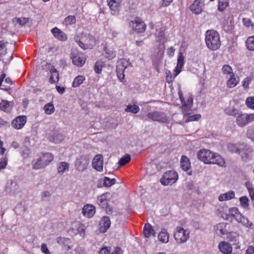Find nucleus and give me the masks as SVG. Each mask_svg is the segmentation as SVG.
Instances as JSON below:
<instances>
[{
	"mask_svg": "<svg viewBox=\"0 0 254 254\" xmlns=\"http://www.w3.org/2000/svg\"><path fill=\"white\" fill-rule=\"evenodd\" d=\"M198 159L205 164H215L220 167L225 166V162L223 158L209 150L201 149L197 153Z\"/></svg>",
	"mask_w": 254,
	"mask_h": 254,
	"instance_id": "f257e3e1",
	"label": "nucleus"
},
{
	"mask_svg": "<svg viewBox=\"0 0 254 254\" xmlns=\"http://www.w3.org/2000/svg\"><path fill=\"white\" fill-rule=\"evenodd\" d=\"M12 46V43H8L4 39L1 40V61L5 65L9 64L13 59Z\"/></svg>",
	"mask_w": 254,
	"mask_h": 254,
	"instance_id": "f03ea898",
	"label": "nucleus"
},
{
	"mask_svg": "<svg viewBox=\"0 0 254 254\" xmlns=\"http://www.w3.org/2000/svg\"><path fill=\"white\" fill-rule=\"evenodd\" d=\"M205 42L207 47L211 50H216L220 46L219 35L214 30H207L205 35Z\"/></svg>",
	"mask_w": 254,
	"mask_h": 254,
	"instance_id": "7ed1b4c3",
	"label": "nucleus"
},
{
	"mask_svg": "<svg viewBox=\"0 0 254 254\" xmlns=\"http://www.w3.org/2000/svg\"><path fill=\"white\" fill-rule=\"evenodd\" d=\"M54 159L53 155L50 153H46L33 162V168L39 169L45 168Z\"/></svg>",
	"mask_w": 254,
	"mask_h": 254,
	"instance_id": "20e7f679",
	"label": "nucleus"
},
{
	"mask_svg": "<svg viewBox=\"0 0 254 254\" xmlns=\"http://www.w3.org/2000/svg\"><path fill=\"white\" fill-rule=\"evenodd\" d=\"M178 176L176 172L169 171L165 173L160 180V182L164 186L171 185L174 184L178 180Z\"/></svg>",
	"mask_w": 254,
	"mask_h": 254,
	"instance_id": "39448f33",
	"label": "nucleus"
},
{
	"mask_svg": "<svg viewBox=\"0 0 254 254\" xmlns=\"http://www.w3.org/2000/svg\"><path fill=\"white\" fill-rule=\"evenodd\" d=\"M147 118L153 121L165 124L169 123V120L166 114L161 112L153 111L147 114Z\"/></svg>",
	"mask_w": 254,
	"mask_h": 254,
	"instance_id": "423d86ee",
	"label": "nucleus"
},
{
	"mask_svg": "<svg viewBox=\"0 0 254 254\" xmlns=\"http://www.w3.org/2000/svg\"><path fill=\"white\" fill-rule=\"evenodd\" d=\"M190 232L183 228L177 227L174 233V238L176 242L179 244L186 242L189 238Z\"/></svg>",
	"mask_w": 254,
	"mask_h": 254,
	"instance_id": "0eeeda50",
	"label": "nucleus"
},
{
	"mask_svg": "<svg viewBox=\"0 0 254 254\" xmlns=\"http://www.w3.org/2000/svg\"><path fill=\"white\" fill-rule=\"evenodd\" d=\"M254 120V114H241L237 117L236 123L239 127H244Z\"/></svg>",
	"mask_w": 254,
	"mask_h": 254,
	"instance_id": "6e6552de",
	"label": "nucleus"
},
{
	"mask_svg": "<svg viewBox=\"0 0 254 254\" xmlns=\"http://www.w3.org/2000/svg\"><path fill=\"white\" fill-rule=\"evenodd\" d=\"M89 162L90 159L87 156H80L76 159L75 163L76 170L81 172L84 171L87 169Z\"/></svg>",
	"mask_w": 254,
	"mask_h": 254,
	"instance_id": "1a4fd4ad",
	"label": "nucleus"
},
{
	"mask_svg": "<svg viewBox=\"0 0 254 254\" xmlns=\"http://www.w3.org/2000/svg\"><path fill=\"white\" fill-rule=\"evenodd\" d=\"M19 181L14 178L13 180L8 181L5 186V190L10 194H15L19 191Z\"/></svg>",
	"mask_w": 254,
	"mask_h": 254,
	"instance_id": "9d476101",
	"label": "nucleus"
},
{
	"mask_svg": "<svg viewBox=\"0 0 254 254\" xmlns=\"http://www.w3.org/2000/svg\"><path fill=\"white\" fill-rule=\"evenodd\" d=\"M165 42V40L160 41V44L154 51V54L152 56V59L153 62L158 63L162 59L165 50V45L164 44Z\"/></svg>",
	"mask_w": 254,
	"mask_h": 254,
	"instance_id": "9b49d317",
	"label": "nucleus"
},
{
	"mask_svg": "<svg viewBox=\"0 0 254 254\" xmlns=\"http://www.w3.org/2000/svg\"><path fill=\"white\" fill-rule=\"evenodd\" d=\"M230 224L227 223L223 222L217 224L214 229L216 234L219 236L228 234L230 231Z\"/></svg>",
	"mask_w": 254,
	"mask_h": 254,
	"instance_id": "f8f14e48",
	"label": "nucleus"
},
{
	"mask_svg": "<svg viewBox=\"0 0 254 254\" xmlns=\"http://www.w3.org/2000/svg\"><path fill=\"white\" fill-rule=\"evenodd\" d=\"M92 166L97 171L102 172L103 170V156L101 154L95 155L93 159Z\"/></svg>",
	"mask_w": 254,
	"mask_h": 254,
	"instance_id": "ddd939ff",
	"label": "nucleus"
},
{
	"mask_svg": "<svg viewBox=\"0 0 254 254\" xmlns=\"http://www.w3.org/2000/svg\"><path fill=\"white\" fill-rule=\"evenodd\" d=\"M108 4L113 15H117L121 9L122 0H107Z\"/></svg>",
	"mask_w": 254,
	"mask_h": 254,
	"instance_id": "4468645a",
	"label": "nucleus"
},
{
	"mask_svg": "<svg viewBox=\"0 0 254 254\" xmlns=\"http://www.w3.org/2000/svg\"><path fill=\"white\" fill-rule=\"evenodd\" d=\"M131 26L134 31L138 33H141L144 31L145 29V24L139 19H136L134 21H132L130 23Z\"/></svg>",
	"mask_w": 254,
	"mask_h": 254,
	"instance_id": "2eb2a0df",
	"label": "nucleus"
},
{
	"mask_svg": "<svg viewBox=\"0 0 254 254\" xmlns=\"http://www.w3.org/2000/svg\"><path fill=\"white\" fill-rule=\"evenodd\" d=\"M111 223L109 217L103 216L99 222V231L102 233H105L110 227Z\"/></svg>",
	"mask_w": 254,
	"mask_h": 254,
	"instance_id": "dca6fc26",
	"label": "nucleus"
},
{
	"mask_svg": "<svg viewBox=\"0 0 254 254\" xmlns=\"http://www.w3.org/2000/svg\"><path fill=\"white\" fill-rule=\"evenodd\" d=\"M204 0H195L190 5V10L196 14L200 13L204 6Z\"/></svg>",
	"mask_w": 254,
	"mask_h": 254,
	"instance_id": "f3484780",
	"label": "nucleus"
},
{
	"mask_svg": "<svg viewBox=\"0 0 254 254\" xmlns=\"http://www.w3.org/2000/svg\"><path fill=\"white\" fill-rule=\"evenodd\" d=\"M28 20L27 18L25 17H20V18H15L13 19L12 23L15 25V28L10 27L9 28V32L8 34V36H11L13 33V31L18 27L20 26H23L25 24H26Z\"/></svg>",
	"mask_w": 254,
	"mask_h": 254,
	"instance_id": "a211bd4d",
	"label": "nucleus"
},
{
	"mask_svg": "<svg viewBox=\"0 0 254 254\" xmlns=\"http://www.w3.org/2000/svg\"><path fill=\"white\" fill-rule=\"evenodd\" d=\"M240 147L238 154L241 155L243 160L246 161L249 157V154L252 152V149L249 146L245 143L242 144Z\"/></svg>",
	"mask_w": 254,
	"mask_h": 254,
	"instance_id": "6ab92c4d",
	"label": "nucleus"
},
{
	"mask_svg": "<svg viewBox=\"0 0 254 254\" xmlns=\"http://www.w3.org/2000/svg\"><path fill=\"white\" fill-rule=\"evenodd\" d=\"M26 122V117L25 116H19L16 118L12 122V127L16 129L21 128Z\"/></svg>",
	"mask_w": 254,
	"mask_h": 254,
	"instance_id": "aec40b11",
	"label": "nucleus"
},
{
	"mask_svg": "<svg viewBox=\"0 0 254 254\" xmlns=\"http://www.w3.org/2000/svg\"><path fill=\"white\" fill-rule=\"evenodd\" d=\"M126 63H124V61H121L118 62L116 70L117 76L120 80H122L124 78L125 75L124 72L127 68V65H124Z\"/></svg>",
	"mask_w": 254,
	"mask_h": 254,
	"instance_id": "412c9836",
	"label": "nucleus"
},
{
	"mask_svg": "<svg viewBox=\"0 0 254 254\" xmlns=\"http://www.w3.org/2000/svg\"><path fill=\"white\" fill-rule=\"evenodd\" d=\"M82 212L85 216L91 217L95 213V207L91 204H86L83 207Z\"/></svg>",
	"mask_w": 254,
	"mask_h": 254,
	"instance_id": "4be33fe9",
	"label": "nucleus"
},
{
	"mask_svg": "<svg viewBox=\"0 0 254 254\" xmlns=\"http://www.w3.org/2000/svg\"><path fill=\"white\" fill-rule=\"evenodd\" d=\"M51 32L54 36L59 40L64 41L67 39L66 34L57 27L52 29Z\"/></svg>",
	"mask_w": 254,
	"mask_h": 254,
	"instance_id": "5701e85b",
	"label": "nucleus"
},
{
	"mask_svg": "<svg viewBox=\"0 0 254 254\" xmlns=\"http://www.w3.org/2000/svg\"><path fill=\"white\" fill-rule=\"evenodd\" d=\"M5 77V74L4 73L1 74V86L2 87H1V90L9 91L11 90V88L9 86L7 87L6 85L4 84V83H5V84L10 85L12 84V81L9 77L5 78V79L4 80Z\"/></svg>",
	"mask_w": 254,
	"mask_h": 254,
	"instance_id": "b1692460",
	"label": "nucleus"
},
{
	"mask_svg": "<svg viewBox=\"0 0 254 254\" xmlns=\"http://www.w3.org/2000/svg\"><path fill=\"white\" fill-rule=\"evenodd\" d=\"M220 251L224 254H229L232 252V247L231 245L225 242H221L218 246Z\"/></svg>",
	"mask_w": 254,
	"mask_h": 254,
	"instance_id": "393cba45",
	"label": "nucleus"
},
{
	"mask_svg": "<svg viewBox=\"0 0 254 254\" xmlns=\"http://www.w3.org/2000/svg\"><path fill=\"white\" fill-rule=\"evenodd\" d=\"M234 218L238 222L241 223L243 225L247 227H250L252 225V223H249L248 218L243 216L241 213L236 215Z\"/></svg>",
	"mask_w": 254,
	"mask_h": 254,
	"instance_id": "a878e982",
	"label": "nucleus"
},
{
	"mask_svg": "<svg viewBox=\"0 0 254 254\" xmlns=\"http://www.w3.org/2000/svg\"><path fill=\"white\" fill-rule=\"evenodd\" d=\"M181 166L182 169L185 171H187L190 169V160L185 155H183L181 157Z\"/></svg>",
	"mask_w": 254,
	"mask_h": 254,
	"instance_id": "bb28decb",
	"label": "nucleus"
},
{
	"mask_svg": "<svg viewBox=\"0 0 254 254\" xmlns=\"http://www.w3.org/2000/svg\"><path fill=\"white\" fill-rule=\"evenodd\" d=\"M12 107L13 103L5 100H2L1 101V110L6 113H9Z\"/></svg>",
	"mask_w": 254,
	"mask_h": 254,
	"instance_id": "cd10ccee",
	"label": "nucleus"
},
{
	"mask_svg": "<svg viewBox=\"0 0 254 254\" xmlns=\"http://www.w3.org/2000/svg\"><path fill=\"white\" fill-rule=\"evenodd\" d=\"M235 197V192L232 190L221 194L219 196L218 199L220 201L230 200Z\"/></svg>",
	"mask_w": 254,
	"mask_h": 254,
	"instance_id": "c85d7f7f",
	"label": "nucleus"
},
{
	"mask_svg": "<svg viewBox=\"0 0 254 254\" xmlns=\"http://www.w3.org/2000/svg\"><path fill=\"white\" fill-rule=\"evenodd\" d=\"M184 56L182 53H179V55L178 58V63L175 69L176 72V75L179 74L181 71V68L184 65Z\"/></svg>",
	"mask_w": 254,
	"mask_h": 254,
	"instance_id": "c756f323",
	"label": "nucleus"
},
{
	"mask_svg": "<svg viewBox=\"0 0 254 254\" xmlns=\"http://www.w3.org/2000/svg\"><path fill=\"white\" fill-rule=\"evenodd\" d=\"M82 39V40L86 43V45H87L88 48L90 46H93L95 44V39L92 35L89 34L86 35Z\"/></svg>",
	"mask_w": 254,
	"mask_h": 254,
	"instance_id": "7c9ffc66",
	"label": "nucleus"
},
{
	"mask_svg": "<svg viewBox=\"0 0 254 254\" xmlns=\"http://www.w3.org/2000/svg\"><path fill=\"white\" fill-rule=\"evenodd\" d=\"M143 234L145 237L149 238L152 234L155 236V232L149 224H146L144 227Z\"/></svg>",
	"mask_w": 254,
	"mask_h": 254,
	"instance_id": "2f4dec72",
	"label": "nucleus"
},
{
	"mask_svg": "<svg viewBox=\"0 0 254 254\" xmlns=\"http://www.w3.org/2000/svg\"><path fill=\"white\" fill-rule=\"evenodd\" d=\"M242 143H229L227 145L228 150L231 153H236L238 154L239 150H240V146H241Z\"/></svg>",
	"mask_w": 254,
	"mask_h": 254,
	"instance_id": "473e14b6",
	"label": "nucleus"
},
{
	"mask_svg": "<svg viewBox=\"0 0 254 254\" xmlns=\"http://www.w3.org/2000/svg\"><path fill=\"white\" fill-rule=\"evenodd\" d=\"M158 238L162 243H167L169 241V234L166 230L163 229L159 233Z\"/></svg>",
	"mask_w": 254,
	"mask_h": 254,
	"instance_id": "72a5a7b5",
	"label": "nucleus"
},
{
	"mask_svg": "<svg viewBox=\"0 0 254 254\" xmlns=\"http://www.w3.org/2000/svg\"><path fill=\"white\" fill-rule=\"evenodd\" d=\"M51 73V77L49 79L50 83H55L59 80V73L58 71L53 66L50 70Z\"/></svg>",
	"mask_w": 254,
	"mask_h": 254,
	"instance_id": "f704fd0d",
	"label": "nucleus"
},
{
	"mask_svg": "<svg viewBox=\"0 0 254 254\" xmlns=\"http://www.w3.org/2000/svg\"><path fill=\"white\" fill-rule=\"evenodd\" d=\"M106 194H103L98 197L97 202L98 204L103 208H106L108 205L107 200L106 198Z\"/></svg>",
	"mask_w": 254,
	"mask_h": 254,
	"instance_id": "c9c22d12",
	"label": "nucleus"
},
{
	"mask_svg": "<svg viewBox=\"0 0 254 254\" xmlns=\"http://www.w3.org/2000/svg\"><path fill=\"white\" fill-rule=\"evenodd\" d=\"M105 57L109 60L113 59L116 57V53L112 48H109L107 47H105Z\"/></svg>",
	"mask_w": 254,
	"mask_h": 254,
	"instance_id": "e433bc0d",
	"label": "nucleus"
},
{
	"mask_svg": "<svg viewBox=\"0 0 254 254\" xmlns=\"http://www.w3.org/2000/svg\"><path fill=\"white\" fill-rule=\"evenodd\" d=\"M71 58L72 59L73 64L78 66H82L85 63V61L83 59L78 55L74 56H72Z\"/></svg>",
	"mask_w": 254,
	"mask_h": 254,
	"instance_id": "4c0bfd02",
	"label": "nucleus"
},
{
	"mask_svg": "<svg viewBox=\"0 0 254 254\" xmlns=\"http://www.w3.org/2000/svg\"><path fill=\"white\" fill-rule=\"evenodd\" d=\"M69 169V165L67 163L62 162L59 163L58 170V172L61 174H63L65 171H68Z\"/></svg>",
	"mask_w": 254,
	"mask_h": 254,
	"instance_id": "58836bf2",
	"label": "nucleus"
},
{
	"mask_svg": "<svg viewBox=\"0 0 254 254\" xmlns=\"http://www.w3.org/2000/svg\"><path fill=\"white\" fill-rule=\"evenodd\" d=\"M139 110V107L136 105H128L125 109L126 112L133 114L137 113Z\"/></svg>",
	"mask_w": 254,
	"mask_h": 254,
	"instance_id": "ea45409f",
	"label": "nucleus"
},
{
	"mask_svg": "<svg viewBox=\"0 0 254 254\" xmlns=\"http://www.w3.org/2000/svg\"><path fill=\"white\" fill-rule=\"evenodd\" d=\"M224 112L226 114L229 116H236L237 115L239 114L238 110L234 108L233 107H228L226 108Z\"/></svg>",
	"mask_w": 254,
	"mask_h": 254,
	"instance_id": "a19ab883",
	"label": "nucleus"
},
{
	"mask_svg": "<svg viewBox=\"0 0 254 254\" xmlns=\"http://www.w3.org/2000/svg\"><path fill=\"white\" fill-rule=\"evenodd\" d=\"M230 78L227 82V86L229 88H233L238 83V80L234 77V74L230 75Z\"/></svg>",
	"mask_w": 254,
	"mask_h": 254,
	"instance_id": "79ce46f5",
	"label": "nucleus"
},
{
	"mask_svg": "<svg viewBox=\"0 0 254 254\" xmlns=\"http://www.w3.org/2000/svg\"><path fill=\"white\" fill-rule=\"evenodd\" d=\"M229 5V0H218V10L223 11Z\"/></svg>",
	"mask_w": 254,
	"mask_h": 254,
	"instance_id": "37998d69",
	"label": "nucleus"
},
{
	"mask_svg": "<svg viewBox=\"0 0 254 254\" xmlns=\"http://www.w3.org/2000/svg\"><path fill=\"white\" fill-rule=\"evenodd\" d=\"M130 156L129 154H126L119 161V167L124 166L127 163H128L130 161Z\"/></svg>",
	"mask_w": 254,
	"mask_h": 254,
	"instance_id": "c03bdc74",
	"label": "nucleus"
},
{
	"mask_svg": "<svg viewBox=\"0 0 254 254\" xmlns=\"http://www.w3.org/2000/svg\"><path fill=\"white\" fill-rule=\"evenodd\" d=\"M105 66V64L101 61H98L96 62L94 66V70L97 74H100L102 68Z\"/></svg>",
	"mask_w": 254,
	"mask_h": 254,
	"instance_id": "a18cd8bd",
	"label": "nucleus"
},
{
	"mask_svg": "<svg viewBox=\"0 0 254 254\" xmlns=\"http://www.w3.org/2000/svg\"><path fill=\"white\" fill-rule=\"evenodd\" d=\"M44 109L45 112L48 115H50L55 111L54 106L52 103H49L46 104L44 107Z\"/></svg>",
	"mask_w": 254,
	"mask_h": 254,
	"instance_id": "49530a36",
	"label": "nucleus"
},
{
	"mask_svg": "<svg viewBox=\"0 0 254 254\" xmlns=\"http://www.w3.org/2000/svg\"><path fill=\"white\" fill-rule=\"evenodd\" d=\"M85 80V77L81 75L77 76L72 83V87H77L79 86Z\"/></svg>",
	"mask_w": 254,
	"mask_h": 254,
	"instance_id": "de8ad7c7",
	"label": "nucleus"
},
{
	"mask_svg": "<svg viewBox=\"0 0 254 254\" xmlns=\"http://www.w3.org/2000/svg\"><path fill=\"white\" fill-rule=\"evenodd\" d=\"M70 241V240L69 239H68V238H63V237H58L57 238V242L61 245H63V246H64L65 247H66V246H67V248L68 249L70 248L69 245H68V243Z\"/></svg>",
	"mask_w": 254,
	"mask_h": 254,
	"instance_id": "09e8293b",
	"label": "nucleus"
},
{
	"mask_svg": "<svg viewBox=\"0 0 254 254\" xmlns=\"http://www.w3.org/2000/svg\"><path fill=\"white\" fill-rule=\"evenodd\" d=\"M76 22V18L73 15H69L66 17L64 20V23L66 25H71Z\"/></svg>",
	"mask_w": 254,
	"mask_h": 254,
	"instance_id": "8fccbe9b",
	"label": "nucleus"
},
{
	"mask_svg": "<svg viewBox=\"0 0 254 254\" xmlns=\"http://www.w3.org/2000/svg\"><path fill=\"white\" fill-rule=\"evenodd\" d=\"M247 48L251 51H254V36L250 37L246 41Z\"/></svg>",
	"mask_w": 254,
	"mask_h": 254,
	"instance_id": "3c124183",
	"label": "nucleus"
},
{
	"mask_svg": "<svg viewBox=\"0 0 254 254\" xmlns=\"http://www.w3.org/2000/svg\"><path fill=\"white\" fill-rule=\"evenodd\" d=\"M227 237L229 239V241L232 242H235L237 241L238 235L235 232H228V234L227 235Z\"/></svg>",
	"mask_w": 254,
	"mask_h": 254,
	"instance_id": "603ef678",
	"label": "nucleus"
},
{
	"mask_svg": "<svg viewBox=\"0 0 254 254\" xmlns=\"http://www.w3.org/2000/svg\"><path fill=\"white\" fill-rule=\"evenodd\" d=\"M247 106L253 109H254V97H249L246 100Z\"/></svg>",
	"mask_w": 254,
	"mask_h": 254,
	"instance_id": "864d4df0",
	"label": "nucleus"
},
{
	"mask_svg": "<svg viewBox=\"0 0 254 254\" xmlns=\"http://www.w3.org/2000/svg\"><path fill=\"white\" fill-rule=\"evenodd\" d=\"M222 71L224 74L232 75L234 74L232 72V69L231 67L227 64L224 65L222 67Z\"/></svg>",
	"mask_w": 254,
	"mask_h": 254,
	"instance_id": "5fc2aeb1",
	"label": "nucleus"
},
{
	"mask_svg": "<svg viewBox=\"0 0 254 254\" xmlns=\"http://www.w3.org/2000/svg\"><path fill=\"white\" fill-rule=\"evenodd\" d=\"M64 136L61 133H58L57 134L53 136L52 141L55 143H59L62 141L64 139Z\"/></svg>",
	"mask_w": 254,
	"mask_h": 254,
	"instance_id": "6e6d98bb",
	"label": "nucleus"
},
{
	"mask_svg": "<svg viewBox=\"0 0 254 254\" xmlns=\"http://www.w3.org/2000/svg\"><path fill=\"white\" fill-rule=\"evenodd\" d=\"M249 199L247 196H242L240 198V201L241 205L246 208L248 206Z\"/></svg>",
	"mask_w": 254,
	"mask_h": 254,
	"instance_id": "4d7b16f0",
	"label": "nucleus"
},
{
	"mask_svg": "<svg viewBox=\"0 0 254 254\" xmlns=\"http://www.w3.org/2000/svg\"><path fill=\"white\" fill-rule=\"evenodd\" d=\"M252 80V78L250 77H247L244 79L243 86L245 89H248L249 88V84Z\"/></svg>",
	"mask_w": 254,
	"mask_h": 254,
	"instance_id": "13d9d810",
	"label": "nucleus"
},
{
	"mask_svg": "<svg viewBox=\"0 0 254 254\" xmlns=\"http://www.w3.org/2000/svg\"><path fill=\"white\" fill-rule=\"evenodd\" d=\"M85 227L83 224H81L79 226V227L78 228L77 231L79 235L82 236L84 237L85 235Z\"/></svg>",
	"mask_w": 254,
	"mask_h": 254,
	"instance_id": "bf43d9fd",
	"label": "nucleus"
},
{
	"mask_svg": "<svg viewBox=\"0 0 254 254\" xmlns=\"http://www.w3.org/2000/svg\"><path fill=\"white\" fill-rule=\"evenodd\" d=\"M200 118H201L200 115L196 114V115L189 117V118L188 119V121L191 122V121H198L200 119Z\"/></svg>",
	"mask_w": 254,
	"mask_h": 254,
	"instance_id": "052dcab7",
	"label": "nucleus"
},
{
	"mask_svg": "<svg viewBox=\"0 0 254 254\" xmlns=\"http://www.w3.org/2000/svg\"><path fill=\"white\" fill-rule=\"evenodd\" d=\"M155 34L158 38H163L165 36L164 29L161 28L160 29L157 30Z\"/></svg>",
	"mask_w": 254,
	"mask_h": 254,
	"instance_id": "680f3d73",
	"label": "nucleus"
},
{
	"mask_svg": "<svg viewBox=\"0 0 254 254\" xmlns=\"http://www.w3.org/2000/svg\"><path fill=\"white\" fill-rule=\"evenodd\" d=\"M240 213L239 211V209L236 207H233L229 210V214H230L232 216L235 217L236 215Z\"/></svg>",
	"mask_w": 254,
	"mask_h": 254,
	"instance_id": "e2e57ef3",
	"label": "nucleus"
},
{
	"mask_svg": "<svg viewBox=\"0 0 254 254\" xmlns=\"http://www.w3.org/2000/svg\"><path fill=\"white\" fill-rule=\"evenodd\" d=\"M247 134L249 137L254 141V127L250 128L248 130Z\"/></svg>",
	"mask_w": 254,
	"mask_h": 254,
	"instance_id": "0e129e2a",
	"label": "nucleus"
},
{
	"mask_svg": "<svg viewBox=\"0 0 254 254\" xmlns=\"http://www.w3.org/2000/svg\"><path fill=\"white\" fill-rule=\"evenodd\" d=\"M243 22L244 24L248 27H250L251 25L253 26V24L252 23L251 20L248 18H244L243 19Z\"/></svg>",
	"mask_w": 254,
	"mask_h": 254,
	"instance_id": "69168bd1",
	"label": "nucleus"
},
{
	"mask_svg": "<svg viewBox=\"0 0 254 254\" xmlns=\"http://www.w3.org/2000/svg\"><path fill=\"white\" fill-rule=\"evenodd\" d=\"M110 247H104L101 249L100 254H110Z\"/></svg>",
	"mask_w": 254,
	"mask_h": 254,
	"instance_id": "338daca9",
	"label": "nucleus"
},
{
	"mask_svg": "<svg viewBox=\"0 0 254 254\" xmlns=\"http://www.w3.org/2000/svg\"><path fill=\"white\" fill-rule=\"evenodd\" d=\"M41 250L43 253L45 254H51L50 251H49L46 245L45 244H43L41 246Z\"/></svg>",
	"mask_w": 254,
	"mask_h": 254,
	"instance_id": "774afa93",
	"label": "nucleus"
}]
</instances>
